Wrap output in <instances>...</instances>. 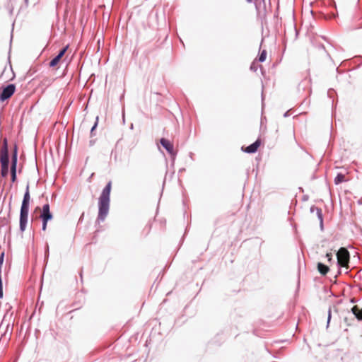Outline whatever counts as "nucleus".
<instances>
[{
    "label": "nucleus",
    "mask_w": 362,
    "mask_h": 362,
    "mask_svg": "<svg viewBox=\"0 0 362 362\" xmlns=\"http://www.w3.org/2000/svg\"><path fill=\"white\" fill-rule=\"evenodd\" d=\"M112 187V182L110 181L107 183L105 187L102 191V193L99 197L98 200V214L97 217L96 221L103 222L106 217L108 215L109 209H110V192Z\"/></svg>",
    "instance_id": "obj_1"
},
{
    "label": "nucleus",
    "mask_w": 362,
    "mask_h": 362,
    "mask_svg": "<svg viewBox=\"0 0 362 362\" xmlns=\"http://www.w3.org/2000/svg\"><path fill=\"white\" fill-rule=\"evenodd\" d=\"M112 187V182L110 181L107 183L105 187L102 191V193L99 197L98 200V214L97 217L96 221L103 222L106 217L108 215L109 209H110V192Z\"/></svg>",
    "instance_id": "obj_2"
},
{
    "label": "nucleus",
    "mask_w": 362,
    "mask_h": 362,
    "mask_svg": "<svg viewBox=\"0 0 362 362\" xmlns=\"http://www.w3.org/2000/svg\"><path fill=\"white\" fill-rule=\"evenodd\" d=\"M30 200V194L29 192V185H28L23 195V199L22 201L20 211L19 228L21 232H24L26 228L28 218Z\"/></svg>",
    "instance_id": "obj_3"
},
{
    "label": "nucleus",
    "mask_w": 362,
    "mask_h": 362,
    "mask_svg": "<svg viewBox=\"0 0 362 362\" xmlns=\"http://www.w3.org/2000/svg\"><path fill=\"white\" fill-rule=\"evenodd\" d=\"M0 163H1V175L6 177L8 175L9 168V155L8 150L7 139H4L0 153Z\"/></svg>",
    "instance_id": "obj_4"
},
{
    "label": "nucleus",
    "mask_w": 362,
    "mask_h": 362,
    "mask_svg": "<svg viewBox=\"0 0 362 362\" xmlns=\"http://www.w3.org/2000/svg\"><path fill=\"white\" fill-rule=\"evenodd\" d=\"M337 264L345 267L349 262V252L345 247H341L337 252Z\"/></svg>",
    "instance_id": "obj_5"
},
{
    "label": "nucleus",
    "mask_w": 362,
    "mask_h": 362,
    "mask_svg": "<svg viewBox=\"0 0 362 362\" xmlns=\"http://www.w3.org/2000/svg\"><path fill=\"white\" fill-rule=\"evenodd\" d=\"M248 3H254L257 17L264 18L266 16L265 0H246Z\"/></svg>",
    "instance_id": "obj_6"
},
{
    "label": "nucleus",
    "mask_w": 362,
    "mask_h": 362,
    "mask_svg": "<svg viewBox=\"0 0 362 362\" xmlns=\"http://www.w3.org/2000/svg\"><path fill=\"white\" fill-rule=\"evenodd\" d=\"M16 86L15 84L11 83L3 88L0 93V101L4 102L9 99L15 93Z\"/></svg>",
    "instance_id": "obj_7"
},
{
    "label": "nucleus",
    "mask_w": 362,
    "mask_h": 362,
    "mask_svg": "<svg viewBox=\"0 0 362 362\" xmlns=\"http://www.w3.org/2000/svg\"><path fill=\"white\" fill-rule=\"evenodd\" d=\"M160 144L170 154L172 159L175 160V156L177 155V152L174 150L173 144L170 141L165 138H161L160 139Z\"/></svg>",
    "instance_id": "obj_8"
},
{
    "label": "nucleus",
    "mask_w": 362,
    "mask_h": 362,
    "mask_svg": "<svg viewBox=\"0 0 362 362\" xmlns=\"http://www.w3.org/2000/svg\"><path fill=\"white\" fill-rule=\"evenodd\" d=\"M68 48L69 45H66L59 50L58 54L49 62V65L50 67H55L59 64L61 59L64 56L65 53L66 52Z\"/></svg>",
    "instance_id": "obj_9"
},
{
    "label": "nucleus",
    "mask_w": 362,
    "mask_h": 362,
    "mask_svg": "<svg viewBox=\"0 0 362 362\" xmlns=\"http://www.w3.org/2000/svg\"><path fill=\"white\" fill-rule=\"evenodd\" d=\"M260 144H261V141L258 139L255 142H253L252 144L247 146L246 148H244V147L243 146L242 150L247 153H254L257 152Z\"/></svg>",
    "instance_id": "obj_10"
},
{
    "label": "nucleus",
    "mask_w": 362,
    "mask_h": 362,
    "mask_svg": "<svg viewBox=\"0 0 362 362\" xmlns=\"http://www.w3.org/2000/svg\"><path fill=\"white\" fill-rule=\"evenodd\" d=\"M310 213H316L317 217L320 221V226L321 230H323V214L322 211L320 208L315 206V205L312 206L310 209Z\"/></svg>",
    "instance_id": "obj_11"
},
{
    "label": "nucleus",
    "mask_w": 362,
    "mask_h": 362,
    "mask_svg": "<svg viewBox=\"0 0 362 362\" xmlns=\"http://www.w3.org/2000/svg\"><path fill=\"white\" fill-rule=\"evenodd\" d=\"M18 163V148L17 146H14L13 151L11 156V170H16Z\"/></svg>",
    "instance_id": "obj_12"
},
{
    "label": "nucleus",
    "mask_w": 362,
    "mask_h": 362,
    "mask_svg": "<svg viewBox=\"0 0 362 362\" xmlns=\"http://www.w3.org/2000/svg\"><path fill=\"white\" fill-rule=\"evenodd\" d=\"M351 313L358 321H362V309H360L357 305H354L351 308Z\"/></svg>",
    "instance_id": "obj_13"
},
{
    "label": "nucleus",
    "mask_w": 362,
    "mask_h": 362,
    "mask_svg": "<svg viewBox=\"0 0 362 362\" xmlns=\"http://www.w3.org/2000/svg\"><path fill=\"white\" fill-rule=\"evenodd\" d=\"M317 267L322 275H326L329 271V267L321 262L317 263Z\"/></svg>",
    "instance_id": "obj_14"
},
{
    "label": "nucleus",
    "mask_w": 362,
    "mask_h": 362,
    "mask_svg": "<svg viewBox=\"0 0 362 362\" xmlns=\"http://www.w3.org/2000/svg\"><path fill=\"white\" fill-rule=\"evenodd\" d=\"M41 220L50 221L53 218V215L51 211H41L40 216Z\"/></svg>",
    "instance_id": "obj_15"
},
{
    "label": "nucleus",
    "mask_w": 362,
    "mask_h": 362,
    "mask_svg": "<svg viewBox=\"0 0 362 362\" xmlns=\"http://www.w3.org/2000/svg\"><path fill=\"white\" fill-rule=\"evenodd\" d=\"M345 175L342 173H338L337 176L335 177L334 182L335 185H339L340 183H342L345 182Z\"/></svg>",
    "instance_id": "obj_16"
},
{
    "label": "nucleus",
    "mask_w": 362,
    "mask_h": 362,
    "mask_svg": "<svg viewBox=\"0 0 362 362\" xmlns=\"http://www.w3.org/2000/svg\"><path fill=\"white\" fill-rule=\"evenodd\" d=\"M266 58H267V51L264 49L260 52V54L258 57V61L259 62H264L266 60Z\"/></svg>",
    "instance_id": "obj_17"
},
{
    "label": "nucleus",
    "mask_w": 362,
    "mask_h": 362,
    "mask_svg": "<svg viewBox=\"0 0 362 362\" xmlns=\"http://www.w3.org/2000/svg\"><path fill=\"white\" fill-rule=\"evenodd\" d=\"M258 67H259V65L255 62H253L251 64H250V69L252 71H257V69H258ZM259 67L262 68V66H259Z\"/></svg>",
    "instance_id": "obj_18"
},
{
    "label": "nucleus",
    "mask_w": 362,
    "mask_h": 362,
    "mask_svg": "<svg viewBox=\"0 0 362 362\" xmlns=\"http://www.w3.org/2000/svg\"><path fill=\"white\" fill-rule=\"evenodd\" d=\"M331 318H332V308H331V307H329V310H328V313H327V327H329V322H330Z\"/></svg>",
    "instance_id": "obj_19"
},
{
    "label": "nucleus",
    "mask_w": 362,
    "mask_h": 362,
    "mask_svg": "<svg viewBox=\"0 0 362 362\" xmlns=\"http://www.w3.org/2000/svg\"><path fill=\"white\" fill-rule=\"evenodd\" d=\"M11 182H15L16 180V170H11Z\"/></svg>",
    "instance_id": "obj_20"
},
{
    "label": "nucleus",
    "mask_w": 362,
    "mask_h": 362,
    "mask_svg": "<svg viewBox=\"0 0 362 362\" xmlns=\"http://www.w3.org/2000/svg\"><path fill=\"white\" fill-rule=\"evenodd\" d=\"M98 117H96V122H95L94 125L92 127L91 129H90V135L91 136H93L94 134V131L95 129V128L97 127V125H98Z\"/></svg>",
    "instance_id": "obj_21"
},
{
    "label": "nucleus",
    "mask_w": 362,
    "mask_h": 362,
    "mask_svg": "<svg viewBox=\"0 0 362 362\" xmlns=\"http://www.w3.org/2000/svg\"><path fill=\"white\" fill-rule=\"evenodd\" d=\"M49 221H47V220H42V230L43 231H45L46 229H47V222Z\"/></svg>",
    "instance_id": "obj_22"
},
{
    "label": "nucleus",
    "mask_w": 362,
    "mask_h": 362,
    "mask_svg": "<svg viewBox=\"0 0 362 362\" xmlns=\"http://www.w3.org/2000/svg\"><path fill=\"white\" fill-rule=\"evenodd\" d=\"M42 211H50L49 204H44L42 206Z\"/></svg>",
    "instance_id": "obj_23"
},
{
    "label": "nucleus",
    "mask_w": 362,
    "mask_h": 362,
    "mask_svg": "<svg viewBox=\"0 0 362 362\" xmlns=\"http://www.w3.org/2000/svg\"><path fill=\"white\" fill-rule=\"evenodd\" d=\"M3 284H2V279L0 278V298H3Z\"/></svg>",
    "instance_id": "obj_24"
},
{
    "label": "nucleus",
    "mask_w": 362,
    "mask_h": 362,
    "mask_svg": "<svg viewBox=\"0 0 362 362\" xmlns=\"http://www.w3.org/2000/svg\"><path fill=\"white\" fill-rule=\"evenodd\" d=\"M4 255H5L4 252H2L0 254V265H3L4 260Z\"/></svg>",
    "instance_id": "obj_25"
},
{
    "label": "nucleus",
    "mask_w": 362,
    "mask_h": 362,
    "mask_svg": "<svg viewBox=\"0 0 362 362\" xmlns=\"http://www.w3.org/2000/svg\"><path fill=\"white\" fill-rule=\"evenodd\" d=\"M326 257L327 258V261L329 262H332V255L331 253H327Z\"/></svg>",
    "instance_id": "obj_26"
},
{
    "label": "nucleus",
    "mask_w": 362,
    "mask_h": 362,
    "mask_svg": "<svg viewBox=\"0 0 362 362\" xmlns=\"http://www.w3.org/2000/svg\"><path fill=\"white\" fill-rule=\"evenodd\" d=\"M8 11H9V13L11 15L13 13V5H10L8 4Z\"/></svg>",
    "instance_id": "obj_27"
},
{
    "label": "nucleus",
    "mask_w": 362,
    "mask_h": 362,
    "mask_svg": "<svg viewBox=\"0 0 362 362\" xmlns=\"http://www.w3.org/2000/svg\"><path fill=\"white\" fill-rule=\"evenodd\" d=\"M49 255V247L47 245L46 250H45V258H47Z\"/></svg>",
    "instance_id": "obj_28"
},
{
    "label": "nucleus",
    "mask_w": 362,
    "mask_h": 362,
    "mask_svg": "<svg viewBox=\"0 0 362 362\" xmlns=\"http://www.w3.org/2000/svg\"><path fill=\"white\" fill-rule=\"evenodd\" d=\"M288 116V112H286L284 115V117H286Z\"/></svg>",
    "instance_id": "obj_29"
},
{
    "label": "nucleus",
    "mask_w": 362,
    "mask_h": 362,
    "mask_svg": "<svg viewBox=\"0 0 362 362\" xmlns=\"http://www.w3.org/2000/svg\"><path fill=\"white\" fill-rule=\"evenodd\" d=\"M1 268L2 265H0V278H1Z\"/></svg>",
    "instance_id": "obj_30"
},
{
    "label": "nucleus",
    "mask_w": 362,
    "mask_h": 362,
    "mask_svg": "<svg viewBox=\"0 0 362 362\" xmlns=\"http://www.w3.org/2000/svg\"><path fill=\"white\" fill-rule=\"evenodd\" d=\"M24 1H25V6H28V0H24Z\"/></svg>",
    "instance_id": "obj_31"
},
{
    "label": "nucleus",
    "mask_w": 362,
    "mask_h": 362,
    "mask_svg": "<svg viewBox=\"0 0 362 362\" xmlns=\"http://www.w3.org/2000/svg\"><path fill=\"white\" fill-rule=\"evenodd\" d=\"M80 276H81V279H82V271H81V272H80Z\"/></svg>",
    "instance_id": "obj_32"
},
{
    "label": "nucleus",
    "mask_w": 362,
    "mask_h": 362,
    "mask_svg": "<svg viewBox=\"0 0 362 362\" xmlns=\"http://www.w3.org/2000/svg\"><path fill=\"white\" fill-rule=\"evenodd\" d=\"M351 303H354V302H355L354 299H351Z\"/></svg>",
    "instance_id": "obj_33"
},
{
    "label": "nucleus",
    "mask_w": 362,
    "mask_h": 362,
    "mask_svg": "<svg viewBox=\"0 0 362 362\" xmlns=\"http://www.w3.org/2000/svg\"><path fill=\"white\" fill-rule=\"evenodd\" d=\"M358 28H362V25H358Z\"/></svg>",
    "instance_id": "obj_34"
},
{
    "label": "nucleus",
    "mask_w": 362,
    "mask_h": 362,
    "mask_svg": "<svg viewBox=\"0 0 362 362\" xmlns=\"http://www.w3.org/2000/svg\"><path fill=\"white\" fill-rule=\"evenodd\" d=\"M8 1H11V0H8Z\"/></svg>",
    "instance_id": "obj_35"
}]
</instances>
